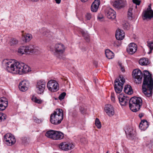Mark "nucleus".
Segmentation results:
<instances>
[{"instance_id": "1", "label": "nucleus", "mask_w": 153, "mask_h": 153, "mask_svg": "<svg viewBox=\"0 0 153 153\" xmlns=\"http://www.w3.org/2000/svg\"><path fill=\"white\" fill-rule=\"evenodd\" d=\"M118 99L120 105L122 106L126 105L129 102L130 109L134 112L138 111L142 105V100L140 97H134L130 99L129 97L121 94L119 96Z\"/></svg>"}, {"instance_id": "2", "label": "nucleus", "mask_w": 153, "mask_h": 153, "mask_svg": "<svg viewBox=\"0 0 153 153\" xmlns=\"http://www.w3.org/2000/svg\"><path fill=\"white\" fill-rule=\"evenodd\" d=\"M153 89V79L151 74L147 71H143V80L142 86L143 92L147 97H151Z\"/></svg>"}, {"instance_id": "3", "label": "nucleus", "mask_w": 153, "mask_h": 153, "mask_svg": "<svg viewBox=\"0 0 153 153\" xmlns=\"http://www.w3.org/2000/svg\"><path fill=\"white\" fill-rule=\"evenodd\" d=\"M20 63L17 60L11 59H4L2 61V64L5 66L6 70L8 72L14 74H19L21 67Z\"/></svg>"}, {"instance_id": "4", "label": "nucleus", "mask_w": 153, "mask_h": 153, "mask_svg": "<svg viewBox=\"0 0 153 153\" xmlns=\"http://www.w3.org/2000/svg\"><path fill=\"white\" fill-rule=\"evenodd\" d=\"M63 113L62 109H57L50 116L51 122L54 125L59 124L63 119Z\"/></svg>"}, {"instance_id": "5", "label": "nucleus", "mask_w": 153, "mask_h": 153, "mask_svg": "<svg viewBox=\"0 0 153 153\" xmlns=\"http://www.w3.org/2000/svg\"><path fill=\"white\" fill-rule=\"evenodd\" d=\"M125 82V79L122 75H120L119 79H116L114 81V87L115 92L120 93L122 91L123 85Z\"/></svg>"}, {"instance_id": "6", "label": "nucleus", "mask_w": 153, "mask_h": 153, "mask_svg": "<svg viewBox=\"0 0 153 153\" xmlns=\"http://www.w3.org/2000/svg\"><path fill=\"white\" fill-rule=\"evenodd\" d=\"M132 75L135 83L139 84L142 82L143 74L140 70L136 69L134 70Z\"/></svg>"}, {"instance_id": "7", "label": "nucleus", "mask_w": 153, "mask_h": 153, "mask_svg": "<svg viewBox=\"0 0 153 153\" xmlns=\"http://www.w3.org/2000/svg\"><path fill=\"white\" fill-rule=\"evenodd\" d=\"M46 82L44 80L38 81L36 85V91L38 94H42L43 93L45 88Z\"/></svg>"}, {"instance_id": "8", "label": "nucleus", "mask_w": 153, "mask_h": 153, "mask_svg": "<svg viewBox=\"0 0 153 153\" xmlns=\"http://www.w3.org/2000/svg\"><path fill=\"white\" fill-rule=\"evenodd\" d=\"M47 86L48 89L51 92H56L59 90V85L58 83L53 80H51L48 82Z\"/></svg>"}, {"instance_id": "9", "label": "nucleus", "mask_w": 153, "mask_h": 153, "mask_svg": "<svg viewBox=\"0 0 153 153\" xmlns=\"http://www.w3.org/2000/svg\"><path fill=\"white\" fill-rule=\"evenodd\" d=\"M65 46L61 43H57L54 46L56 53L59 55L63 54L65 52Z\"/></svg>"}, {"instance_id": "10", "label": "nucleus", "mask_w": 153, "mask_h": 153, "mask_svg": "<svg viewBox=\"0 0 153 153\" xmlns=\"http://www.w3.org/2000/svg\"><path fill=\"white\" fill-rule=\"evenodd\" d=\"M4 138L6 142V144L8 145H12L16 142L14 137L11 134H7L4 136Z\"/></svg>"}, {"instance_id": "11", "label": "nucleus", "mask_w": 153, "mask_h": 153, "mask_svg": "<svg viewBox=\"0 0 153 153\" xmlns=\"http://www.w3.org/2000/svg\"><path fill=\"white\" fill-rule=\"evenodd\" d=\"M143 14L144 20L147 19H151L153 18V11L151 9V5L149 6L147 10L143 12Z\"/></svg>"}, {"instance_id": "12", "label": "nucleus", "mask_w": 153, "mask_h": 153, "mask_svg": "<svg viewBox=\"0 0 153 153\" xmlns=\"http://www.w3.org/2000/svg\"><path fill=\"white\" fill-rule=\"evenodd\" d=\"M74 145L72 144L64 142L61 143L59 145V148L63 150L68 151L74 148Z\"/></svg>"}, {"instance_id": "13", "label": "nucleus", "mask_w": 153, "mask_h": 153, "mask_svg": "<svg viewBox=\"0 0 153 153\" xmlns=\"http://www.w3.org/2000/svg\"><path fill=\"white\" fill-rule=\"evenodd\" d=\"M30 85V83L28 81L23 80L21 82L19 85V88L22 91H27Z\"/></svg>"}, {"instance_id": "14", "label": "nucleus", "mask_w": 153, "mask_h": 153, "mask_svg": "<svg viewBox=\"0 0 153 153\" xmlns=\"http://www.w3.org/2000/svg\"><path fill=\"white\" fill-rule=\"evenodd\" d=\"M106 16L109 19H114L116 17L115 12L112 8L110 7H108L105 12Z\"/></svg>"}, {"instance_id": "15", "label": "nucleus", "mask_w": 153, "mask_h": 153, "mask_svg": "<svg viewBox=\"0 0 153 153\" xmlns=\"http://www.w3.org/2000/svg\"><path fill=\"white\" fill-rule=\"evenodd\" d=\"M126 4V1L122 0H116L113 2V5L115 8L119 9L125 7Z\"/></svg>"}, {"instance_id": "16", "label": "nucleus", "mask_w": 153, "mask_h": 153, "mask_svg": "<svg viewBox=\"0 0 153 153\" xmlns=\"http://www.w3.org/2000/svg\"><path fill=\"white\" fill-rule=\"evenodd\" d=\"M137 49V45L134 43H130L127 48V51L129 54L132 55L134 53Z\"/></svg>"}, {"instance_id": "17", "label": "nucleus", "mask_w": 153, "mask_h": 153, "mask_svg": "<svg viewBox=\"0 0 153 153\" xmlns=\"http://www.w3.org/2000/svg\"><path fill=\"white\" fill-rule=\"evenodd\" d=\"M21 67L20 69L19 74L22 75L28 72L30 70V68L27 65H25L23 63H21Z\"/></svg>"}, {"instance_id": "18", "label": "nucleus", "mask_w": 153, "mask_h": 153, "mask_svg": "<svg viewBox=\"0 0 153 153\" xmlns=\"http://www.w3.org/2000/svg\"><path fill=\"white\" fill-rule=\"evenodd\" d=\"M105 109L106 113L109 116H112L114 115V108L113 106L111 105L108 104L106 105Z\"/></svg>"}, {"instance_id": "19", "label": "nucleus", "mask_w": 153, "mask_h": 153, "mask_svg": "<svg viewBox=\"0 0 153 153\" xmlns=\"http://www.w3.org/2000/svg\"><path fill=\"white\" fill-rule=\"evenodd\" d=\"M125 33L123 30L118 29L117 30L115 34V37L118 40H122L124 38Z\"/></svg>"}, {"instance_id": "20", "label": "nucleus", "mask_w": 153, "mask_h": 153, "mask_svg": "<svg viewBox=\"0 0 153 153\" xmlns=\"http://www.w3.org/2000/svg\"><path fill=\"white\" fill-rule=\"evenodd\" d=\"M125 132L126 134L129 135L131 139H134L136 135L135 131L132 127H128Z\"/></svg>"}, {"instance_id": "21", "label": "nucleus", "mask_w": 153, "mask_h": 153, "mask_svg": "<svg viewBox=\"0 0 153 153\" xmlns=\"http://www.w3.org/2000/svg\"><path fill=\"white\" fill-rule=\"evenodd\" d=\"M37 50L36 49H35L33 45H30L28 46H25V54H30L35 53L36 51Z\"/></svg>"}, {"instance_id": "22", "label": "nucleus", "mask_w": 153, "mask_h": 153, "mask_svg": "<svg viewBox=\"0 0 153 153\" xmlns=\"http://www.w3.org/2000/svg\"><path fill=\"white\" fill-rule=\"evenodd\" d=\"M100 4V1L95 0L91 4V11L94 12H96L98 10Z\"/></svg>"}, {"instance_id": "23", "label": "nucleus", "mask_w": 153, "mask_h": 153, "mask_svg": "<svg viewBox=\"0 0 153 153\" xmlns=\"http://www.w3.org/2000/svg\"><path fill=\"white\" fill-rule=\"evenodd\" d=\"M140 128L142 130H145L149 127V125L147 121L145 120L141 121L140 124Z\"/></svg>"}, {"instance_id": "24", "label": "nucleus", "mask_w": 153, "mask_h": 153, "mask_svg": "<svg viewBox=\"0 0 153 153\" xmlns=\"http://www.w3.org/2000/svg\"><path fill=\"white\" fill-rule=\"evenodd\" d=\"M63 134L60 131H55L53 140H59L63 138Z\"/></svg>"}, {"instance_id": "25", "label": "nucleus", "mask_w": 153, "mask_h": 153, "mask_svg": "<svg viewBox=\"0 0 153 153\" xmlns=\"http://www.w3.org/2000/svg\"><path fill=\"white\" fill-rule=\"evenodd\" d=\"M124 91L126 93L129 95L132 94L133 93V91L131 86L128 85L125 86Z\"/></svg>"}, {"instance_id": "26", "label": "nucleus", "mask_w": 153, "mask_h": 153, "mask_svg": "<svg viewBox=\"0 0 153 153\" xmlns=\"http://www.w3.org/2000/svg\"><path fill=\"white\" fill-rule=\"evenodd\" d=\"M139 62L140 64L142 65H146L149 63L148 58H141Z\"/></svg>"}, {"instance_id": "27", "label": "nucleus", "mask_w": 153, "mask_h": 153, "mask_svg": "<svg viewBox=\"0 0 153 153\" xmlns=\"http://www.w3.org/2000/svg\"><path fill=\"white\" fill-rule=\"evenodd\" d=\"M79 31L82 35V36L84 37L85 39L87 42L89 41L90 40L89 36L87 33V31H85L82 29H80Z\"/></svg>"}, {"instance_id": "28", "label": "nucleus", "mask_w": 153, "mask_h": 153, "mask_svg": "<svg viewBox=\"0 0 153 153\" xmlns=\"http://www.w3.org/2000/svg\"><path fill=\"white\" fill-rule=\"evenodd\" d=\"M55 131L52 130L48 131L46 133L45 136L48 137L53 140Z\"/></svg>"}, {"instance_id": "29", "label": "nucleus", "mask_w": 153, "mask_h": 153, "mask_svg": "<svg viewBox=\"0 0 153 153\" xmlns=\"http://www.w3.org/2000/svg\"><path fill=\"white\" fill-rule=\"evenodd\" d=\"M105 54L106 57H112L114 56V54L109 49H107L105 50Z\"/></svg>"}, {"instance_id": "30", "label": "nucleus", "mask_w": 153, "mask_h": 153, "mask_svg": "<svg viewBox=\"0 0 153 153\" xmlns=\"http://www.w3.org/2000/svg\"><path fill=\"white\" fill-rule=\"evenodd\" d=\"M32 38V35L30 34H27L23 37V40L25 42L29 41Z\"/></svg>"}, {"instance_id": "31", "label": "nucleus", "mask_w": 153, "mask_h": 153, "mask_svg": "<svg viewBox=\"0 0 153 153\" xmlns=\"http://www.w3.org/2000/svg\"><path fill=\"white\" fill-rule=\"evenodd\" d=\"M19 43V41L16 39L13 38L10 40L9 44L11 46H14L17 45Z\"/></svg>"}, {"instance_id": "32", "label": "nucleus", "mask_w": 153, "mask_h": 153, "mask_svg": "<svg viewBox=\"0 0 153 153\" xmlns=\"http://www.w3.org/2000/svg\"><path fill=\"white\" fill-rule=\"evenodd\" d=\"M42 29L44 31V32L42 33L43 35L47 37H50V35L51 36L52 33L46 28H43Z\"/></svg>"}, {"instance_id": "33", "label": "nucleus", "mask_w": 153, "mask_h": 153, "mask_svg": "<svg viewBox=\"0 0 153 153\" xmlns=\"http://www.w3.org/2000/svg\"><path fill=\"white\" fill-rule=\"evenodd\" d=\"M25 46H22L20 47L18 50V53L20 54L23 55L25 54Z\"/></svg>"}, {"instance_id": "34", "label": "nucleus", "mask_w": 153, "mask_h": 153, "mask_svg": "<svg viewBox=\"0 0 153 153\" xmlns=\"http://www.w3.org/2000/svg\"><path fill=\"white\" fill-rule=\"evenodd\" d=\"M95 124L98 128H100L101 127V124L99 119L97 118L95 120Z\"/></svg>"}, {"instance_id": "35", "label": "nucleus", "mask_w": 153, "mask_h": 153, "mask_svg": "<svg viewBox=\"0 0 153 153\" xmlns=\"http://www.w3.org/2000/svg\"><path fill=\"white\" fill-rule=\"evenodd\" d=\"M32 100L34 102L39 104L41 103L42 101L39 99H37V98L35 96H33L32 98Z\"/></svg>"}, {"instance_id": "36", "label": "nucleus", "mask_w": 153, "mask_h": 153, "mask_svg": "<svg viewBox=\"0 0 153 153\" xmlns=\"http://www.w3.org/2000/svg\"><path fill=\"white\" fill-rule=\"evenodd\" d=\"M148 46L150 48V51L148 52V54H150L151 53L153 49V42L148 43Z\"/></svg>"}, {"instance_id": "37", "label": "nucleus", "mask_w": 153, "mask_h": 153, "mask_svg": "<svg viewBox=\"0 0 153 153\" xmlns=\"http://www.w3.org/2000/svg\"><path fill=\"white\" fill-rule=\"evenodd\" d=\"M66 95V93L65 92H64L62 93L59 96V99L61 100H62V99H64Z\"/></svg>"}, {"instance_id": "38", "label": "nucleus", "mask_w": 153, "mask_h": 153, "mask_svg": "<svg viewBox=\"0 0 153 153\" xmlns=\"http://www.w3.org/2000/svg\"><path fill=\"white\" fill-rule=\"evenodd\" d=\"M33 120L35 122L38 123H40L42 121L41 119H39L36 117H33Z\"/></svg>"}, {"instance_id": "39", "label": "nucleus", "mask_w": 153, "mask_h": 153, "mask_svg": "<svg viewBox=\"0 0 153 153\" xmlns=\"http://www.w3.org/2000/svg\"><path fill=\"white\" fill-rule=\"evenodd\" d=\"M7 107V105H3L2 104L0 103V111H3Z\"/></svg>"}, {"instance_id": "40", "label": "nucleus", "mask_w": 153, "mask_h": 153, "mask_svg": "<svg viewBox=\"0 0 153 153\" xmlns=\"http://www.w3.org/2000/svg\"><path fill=\"white\" fill-rule=\"evenodd\" d=\"M91 15L90 13H87L85 15L86 19L88 20H89L91 18Z\"/></svg>"}, {"instance_id": "41", "label": "nucleus", "mask_w": 153, "mask_h": 153, "mask_svg": "<svg viewBox=\"0 0 153 153\" xmlns=\"http://www.w3.org/2000/svg\"><path fill=\"white\" fill-rule=\"evenodd\" d=\"M118 64L119 66H120V68L122 71L123 72H124L125 69L124 67L122 66L121 63L120 62H119Z\"/></svg>"}, {"instance_id": "42", "label": "nucleus", "mask_w": 153, "mask_h": 153, "mask_svg": "<svg viewBox=\"0 0 153 153\" xmlns=\"http://www.w3.org/2000/svg\"><path fill=\"white\" fill-rule=\"evenodd\" d=\"M132 1L134 3L137 5H139L140 3V1L138 0H132Z\"/></svg>"}, {"instance_id": "43", "label": "nucleus", "mask_w": 153, "mask_h": 153, "mask_svg": "<svg viewBox=\"0 0 153 153\" xmlns=\"http://www.w3.org/2000/svg\"><path fill=\"white\" fill-rule=\"evenodd\" d=\"M7 100V99H6L5 97H2L0 99V103L1 102H4L5 101Z\"/></svg>"}, {"instance_id": "44", "label": "nucleus", "mask_w": 153, "mask_h": 153, "mask_svg": "<svg viewBox=\"0 0 153 153\" xmlns=\"http://www.w3.org/2000/svg\"><path fill=\"white\" fill-rule=\"evenodd\" d=\"M1 115L2 116H1V117H2V121H4L6 119L7 116L5 115H4V114H2Z\"/></svg>"}, {"instance_id": "45", "label": "nucleus", "mask_w": 153, "mask_h": 153, "mask_svg": "<svg viewBox=\"0 0 153 153\" xmlns=\"http://www.w3.org/2000/svg\"><path fill=\"white\" fill-rule=\"evenodd\" d=\"M86 141V140L85 138H82L80 139V141L82 143H85V142Z\"/></svg>"}, {"instance_id": "46", "label": "nucleus", "mask_w": 153, "mask_h": 153, "mask_svg": "<svg viewBox=\"0 0 153 153\" xmlns=\"http://www.w3.org/2000/svg\"><path fill=\"white\" fill-rule=\"evenodd\" d=\"M1 103L3 105H5V104H6L7 105H7H8V102L7 100L6 101H5L4 102H1Z\"/></svg>"}, {"instance_id": "47", "label": "nucleus", "mask_w": 153, "mask_h": 153, "mask_svg": "<svg viewBox=\"0 0 153 153\" xmlns=\"http://www.w3.org/2000/svg\"><path fill=\"white\" fill-rule=\"evenodd\" d=\"M128 17L129 18H132V13H131V12H128Z\"/></svg>"}, {"instance_id": "48", "label": "nucleus", "mask_w": 153, "mask_h": 153, "mask_svg": "<svg viewBox=\"0 0 153 153\" xmlns=\"http://www.w3.org/2000/svg\"><path fill=\"white\" fill-rule=\"evenodd\" d=\"M111 100L113 102H114L115 101V97L113 95H111Z\"/></svg>"}, {"instance_id": "49", "label": "nucleus", "mask_w": 153, "mask_h": 153, "mask_svg": "<svg viewBox=\"0 0 153 153\" xmlns=\"http://www.w3.org/2000/svg\"><path fill=\"white\" fill-rule=\"evenodd\" d=\"M132 10L133 8H131V7L129 8L128 10V12L132 13Z\"/></svg>"}, {"instance_id": "50", "label": "nucleus", "mask_w": 153, "mask_h": 153, "mask_svg": "<svg viewBox=\"0 0 153 153\" xmlns=\"http://www.w3.org/2000/svg\"><path fill=\"white\" fill-rule=\"evenodd\" d=\"M56 3L58 4H59L60 3L61 0H55Z\"/></svg>"}, {"instance_id": "51", "label": "nucleus", "mask_w": 153, "mask_h": 153, "mask_svg": "<svg viewBox=\"0 0 153 153\" xmlns=\"http://www.w3.org/2000/svg\"><path fill=\"white\" fill-rule=\"evenodd\" d=\"M124 28H126L127 29H128V27H127L128 26L127 25H126V24H125V25H124Z\"/></svg>"}, {"instance_id": "52", "label": "nucleus", "mask_w": 153, "mask_h": 153, "mask_svg": "<svg viewBox=\"0 0 153 153\" xmlns=\"http://www.w3.org/2000/svg\"><path fill=\"white\" fill-rule=\"evenodd\" d=\"M143 116V114L142 113L140 114L139 115V116L140 118H141Z\"/></svg>"}, {"instance_id": "53", "label": "nucleus", "mask_w": 153, "mask_h": 153, "mask_svg": "<svg viewBox=\"0 0 153 153\" xmlns=\"http://www.w3.org/2000/svg\"><path fill=\"white\" fill-rule=\"evenodd\" d=\"M103 18V17H100L99 16H98L97 18L100 20L102 19Z\"/></svg>"}, {"instance_id": "54", "label": "nucleus", "mask_w": 153, "mask_h": 153, "mask_svg": "<svg viewBox=\"0 0 153 153\" xmlns=\"http://www.w3.org/2000/svg\"><path fill=\"white\" fill-rule=\"evenodd\" d=\"M82 2H86L88 0H80Z\"/></svg>"}, {"instance_id": "55", "label": "nucleus", "mask_w": 153, "mask_h": 153, "mask_svg": "<svg viewBox=\"0 0 153 153\" xmlns=\"http://www.w3.org/2000/svg\"><path fill=\"white\" fill-rule=\"evenodd\" d=\"M2 114H3V113H1L0 112V115H1Z\"/></svg>"}, {"instance_id": "56", "label": "nucleus", "mask_w": 153, "mask_h": 153, "mask_svg": "<svg viewBox=\"0 0 153 153\" xmlns=\"http://www.w3.org/2000/svg\"><path fill=\"white\" fill-rule=\"evenodd\" d=\"M109 59H112V58H108Z\"/></svg>"}, {"instance_id": "57", "label": "nucleus", "mask_w": 153, "mask_h": 153, "mask_svg": "<svg viewBox=\"0 0 153 153\" xmlns=\"http://www.w3.org/2000/svg\"><path fill=\"white\" fill-rule=\"evenodd\" d=\"M108 151L106 153H108Z\"/></svg>"}, {"instance_id": "58", "label": "nucleus", "mask_w": 153, "mask_h": 153, "mask_svg": "<svg viewBox=\"0 0 153 153\" xmlns=\"http://www.w3.org/2000/svg\"><path fill=\"white\" fill-rule=\"evenodd\" d=\"M116 153H119V152H117Z\"/></svg>"}, {"instance_id": "59", "label": "nucleus", "mask_w": 153, "mask_h": 153, "mask_svg": "<svg viewBox=\"0 0 153 153\" xmlns=\"http://www.w3.org/2000/svg\"><path fill=\"white\" fill-rule=\"evenodd\" d=\"M96 81H95V83H96Z\"/></svg>"}]
</instances>
